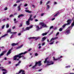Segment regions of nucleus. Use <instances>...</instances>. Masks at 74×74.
<instances>
[{
	"label": "nucleus",
	"mask_w": 74,
	"mask_h": 74,
	"mask_svg": "<svg viewBox=\"0 0 74 74\" xmlns=\"http://www.w3.org/2000/svg\"><path fill=\"white\" fill-rule=\"evenodd\" d=\"M35 22H37V21H38V19H35Z\"/></svg>",
	"instance_id": "64"
},
{
	"label": "nucleus",
	"mask_w": 74,
	"mask_h": 74,
	"mask_svg": "<svg viewBox=\"0 0 74 74\" xmlns=\"http://www.w3.org/2000/svg\"><path fill=\"white\" fill-rule=\"evenodd\" d=\"M9 26H9V24H7V25H6V27L7 28H8V27H9Z\"/></svg>",
	"instance_id": "30"
},
{
	"label": "nucleus",
	"mask_w": 74,
	"mask_h": 74,
	"mask_svg": "<svg viewBox=\"0 0 74 74\" xmlns=\"http://www.w3.org/2000/svg\"><path fill=\"white\" fill-rule=\"evenodd\" d=\"M21 33H19L18 34V36H21Z\"/></svg>",
	"instance_id": "58"
},
{
	"label": "nucleus",
	"mask_w": 74,
	"mask_h": 74,
	"mask_svg": "<svg viewBox=\"0 0 74 74\" xmlns=\"http://www.w3.org/2000/svg\"><path fill=\"white\" fill-rule=\"evenodd\" d=\"M13 36L12 35L11 36V37H10V38L11 39L12 38Z\"/></svg>",
	"instance_id": "57"
},
{
	"label": "nucleus",
	"mask_w": 74,
	"mask_h": 74,
	"mask_svg": "<svg viewBox=\"0 0 74 74\" xmlns=\"http://www.w3.org/2000/svg\"><path fill=\"white\" fill-rule=\"evenodd\" d=\"M25 12H28V10H25Z\"/></svg>",
	"instance_id": "55"
},
{
	"label": "nucleus",
	"mask_w": 74,
	"mask_h": 74,
	"mask_svg": "<svg viewBox=\"0 0 74 74\" xmlns=\"http://www.w3.org/2000/svg\"><path fill=\"white\" fill-rule=\"evenodd\" d=\"M26 23L27 25H28V21H26Z\"/></svg>",
	"instance_id": "50"
},
{
	"label": "nucleus",
	"mask_w": 74,
	"mask_h": 74,
	"mask_svg": "<svg viewBox=\"0 0 74 74\" xmlns=\"http://www.w3.org/2000/svg\"><path fill=\"white\" fill-rule=\"evenodd\" d=\"M53 60H60V58H63V56H61L59 57L58 58L56 59H55V57H53Z\"/></svg>",
	"instance_id": "8"
},
{
	"label": "nucleus",
	"mask_w": 74,
	"mask_h": 74,
	"mask_svg": "<svg viewBox=\"0 0 74 74\" xmlns=\"http://www.w3.org/2000/svg\"><path fill=\"white\" fill-rule=\"evenodd\" d=\"M58 38V37H56V38H52L50 41V42H51L49 43V44H50V45L53 44L54 43V42H55V41H53V40H54L55 39H57Z\"/></svg>",
	"instance_id": "4"
},
{
	"label": "nucleus",
	"mask_w": 74,
	"mask_h": 74,
	"mask_svg": "<svg viewBox=\"0 0 74 74\" xmlns=\"http://www.w3.org/2000/svg\"><path fill=\"white\" fill-rule=\"evenodd\" d=\"M55 18H52L51 21H53V20H55Z\"/></svg>",
	"instance_id": "53"
},
{
	"label": "nucleus",
	"mask_w": 74,
	"mask_h": 74,
	"mask_svg": "<svg viewBox=\"0 0 74 74\" xmlns=\"http://www.w3.org/2000/svg\"><path fill=\"white\" fill-rule=\"evenodd\" d=\"M24 16V15L23 14H21L20 15H19L18 17V18H20V17H22V16Z\"/></svg>",
	"instance_id": "17"
},
{
	"label": "nucleus",
	"mask_w": 74,
	"mask_h": 74,
	"mask_svg": "<svg viewBox=\"0 0 74 74\" xmlns=\"http://www.w3.org/2000/svg\"><path fill=\"white\" fill-rule=\"evenodd\" d=\"M23 45H21L19 46H18V47H17V49H19V48H22V47H23Z\"/></svg>",
	"instance_id": "19"
},
{
	"label": "nucleus",
	"mask_w": 74,
	"mask_h": 74,
	"mask_svg": "<svg viewBox=\"0 0 74 74\" xmlns=\"http://www.w3.org/2000/svg\"><path fill=\"white\" fill-rule=\"evenodd\" d=\"M32 11H30L28 10V13H32Z\"/></svg>",
	"instance_id": "39"
},
{
	"label": "nucleus",
	"mask_w": 74,
	"mask_h": 74,
	"mask_svg": "<svg viewBox=\"0 0 74 74\" xmlns=\"http://www.w3.org/2000/svg\"><path fill=\"white\" fill-rule=\"evenodd\" d=\"M25 70H21L19 71L18 73H17L16 74H19L21 73V74H25Z\"/></svg>",
	"instance_id": "6"
},
{
	"label": "nucleus",
	"mask_w": 74,
	"mask_h": 74,
	"mask_svg": "<svg viewBox=\"0 0 74 74\" xmlns=\"http://www.w3.org/2000/svg\"><path fill=\"white\" fill-rule=\"evenodd\" d=\"M18 11H20V10H21V6L20 5H19V6H18Z\"/></svg>",
	"instance_id": "23"
},
{
	"label": "nucleus",
	"mask_w": 74,
	"mask_h": 74,
	"mask_svg": "<svg viewBox=\"0 0 74 74\" xmlns=\"http://www.w3.org/2000/svg\"><path fill=\"white\" fill-rule=\"evenodd\" d=\"M47 33H47V32L43 33L42 34V36H45V35H47Z\"/></svg>",
	"instance_id": "21"
},
{
	"label": "nucleus",
	"mask_w": 74,
	"mask_h": 74,
	"mask_svg": "<svg viewBox=\"0 0 74 74\" xmlns=\"http://www.w3.org/2000/svg\"><path fill=\"white\" fill-rule=\"evenodd\" d=\"M27 6V4H25V5H24V6L25 7H26V6Z\"/></svg>",
	"instance_id": "52"
},
{
	"label": "nucleus",
	"mask_w": 74,
	"mask_h": 74,
	"mask_svg": "<svg viewBox=\"0 0 74 74\" xmlns=\"http://www.w3.org/2000/svg\"><path fill=\"white\" fill-rule=\"evenodd\" d=\"M41 61H38V62H36L35 63V65L32 67V69L35 68L37 66V64H38V66H41L42 64H41Z\"/></svg>",
	"instance_id": "3"
},
{
	"label": "nucleus",
	"mask_w": 74,
	"mask_h": 74,
	"mask_svg": "<svg viewBox=\"0 0 74 74\" xmlns=\"http://www.w3.org/2000/svg\"><path fill=\"white\" fill-rule=\"evenodd\" d=\"M6 52L7 51H3L2 53L0 54V58H1V56H3V55H4V53H6Z\"/></svg>",
	"instance_id": "11"
},
{
	"label": "nucleus",
	"mask_w": 74,
	"mask_h": 74,
	"mask_svg": "<svg viewBox=\"0 0 74 74\" xmlns=\"http://www.w3.org/2000/svg\"><path fill=\"white\" fill-rule=\"evenodd\" d=\"M54 4H57V3L56 2H54Z\"/></svg>",
	"instance_id": "59"
},
{
	"label": "nucleus",
	"mask_w": 74,
	"mask_h": 74,
	"mask_svg": "<svg viewBox=\"0 0 74 74\" xmlns=\"http://www.w3.org/2000/svg\"><path fill=\"white\" fill-rule=\"evenodd\" d=\"M33 26L32 25H30L29 27H28V30H29L30 29H32V28L33 27Z\"/></svg>",
	"instance_id": "20"
},
{
	"label": "nucleus",
	"mask_w": 74,
	"mask_h": 74,
	"mask_svg": "<svg viewBox=\"0 0 74 74\" xmlns=\"http://www.w3.org/2000/svg\"><path fill=\"white\" fill-rule=\"evenodd\" d=\"M12 29H15V26H13L12 27Z\"/></svg>",
	"instance_id": "48"
},
{
	"label": "nucleus",
	"mask_w": 74,
	"mask_h": 74,
	"mask_svg": "<svg viewBox=\"0 0 74 74\" xmlns=\"http://www.w3.org/2000/svg\"><path fill=\"white\" fill-rule=\"evenodd\" d=\"M11 29H10L9 30H8L7 31V33H11Z\"/></svg>",
	"instance_id": "22"
},
{
	"label": "nucleus",
	"mask_w": 74,
	"mask_h": 74,
	"mask_svg": "<svg viewBox=\"0 0 74 74\" xmlns=\"http://www.w3.org/2000/svg\"><path fill=\"white\" fill-rule=\"evenodd\" d=\"M32 38L34 39L36 38V37H31L30 38H29V40H30V39H32Z\"/></svg>",
	"instance_id": "26"
},
{
	"label": "nucleus",
	"mask_w": 74,
	"mask_h": 74,
	"mask_svg": "<svg viewBox=\"0 0 74 74\" xmlns=\"http://www.w3.org/2000/svg\"><path fill=\"white\" fill-rule=\"evenodd\" d=\"M44 13H42L41 14L40 16H43V15H44Z\"/></svg>",
	"instance_id": "45"
},
{
	"label": "nucleus",
	"mask_w": 74,
	"mask_h": 74,
	"mask_svg": "<svg viewBox=\"0 0 74 74\" xmlns=\"http://www.w3.org/2000/svg\"><path fill=\"white\" fill-rule=\"evenodd\" d=\"M14 21L15 22V21H16V18H14Z\"/></svg>",
	"instance_id": "61"
},
{
	"label": "nucleus",
	"mask_w": 74,
	"mask_h": 74,
	"mask_svg": "<svg viewBox=\"0 0 74 74\" xmlns=\"http://www.w3.org/2000/svg\"><path fill=\"white\" fill-rule=\"evenodd\" d=\"M17 32H10V34H16V33H17Z\"/></svg>",
	"instance_id": "31"
},
{
	"label": "nucleus",
	"mask_w": 74,
	"mask_h": 74,
	"mask_svg": "<svg viewBox=\"0 0 74 74\" xmlns=\"http://www.w3.org/2000/svg\"><path fill=\"white\" fill-rule=\"evenodd\" d=\"M27 53V51H25L24 53H21L18 55H16L13 57V60H16V61H19V59L21 58H23L24 57V56L23 55H25V54H26V53ZM17 58H19L17 59Z\"/></svg>",
	"instance_id": "1"
},
{
	"label": "nucleus",
	"mask_w": 74,
	"mask_h": 74,
	"mask_svg": "<svg viewBox=\"0 0 74 74\" xmlns=\"http://www.w3.org/2000/svg\"><path fill=\"white\" fill-rule=\"evenodd\" d=\"M17 15V13H15L14 14V15Z\"/></svg>",
	"instance_id": "56"
},
{
	"label": "nucleus",
	"mask_w": 74,
	"mask_h": 74,
	"mask_svg": "<svg viewBox=\"0 0 74 74\" xmlns=\"http://www.w3.org/2000/svg\"><path fill=\"white\" fill-rule=\"evenodd\" d=\"M41 48V46H39V47H38V49H40Z\"/></svg>",
	"instance_id": "54"
},
{
	"label": "nucleus",
	"mask_w": 74,
	"mask_h": 74,
	"mask_svg": "<svg viewBox=\"0 0 74 74\" xmlns=\"http://www.w3.org/2000/svg\"><path fill=\"white\" fill-rule=\"evenodd\" d=\"M22 0H20L17 1H16V3H19V2H20L21 1H22Z\"/></svg>",
	"instance_id": "34"
},
{
	"label": "nucleus",
	"mask_w": 74,
	"mask_h": 74,
	"mask_svg": "<svg viewBox=\"0 0 74 74\" xmlns=\"http://www.w3.org/2000/svg\"><path fill=\"white\" fill-rule=\"evenodd\" d=\"M10 17H12V16H14L12 14H11L10 16Z\"/></svg>",
	"instance_id": "47"
},
{
	"label": "nucleus",
	"mask_w": 74,
	"mask_h": 74,
	"mask_svg": "<svg viewBox=\"0 0 74 74\" xmlns=\"http://www.w3.org/2000/svg\"><path fill=\"white\" fill-rule=\"evenodd\" d=\"M53 31H52V32H51L50 34H53Z\"/></svg>",
	"instance_id": "51"
},
{
	"label": "nucleus",
	"mask_w": 74,
	"mask_h": 74,
	"mask_svg": "<svg viewBox=\"0 0 74 74\" xmlns=\"http://www.w3.org/2000/svg\"><path fill=\"white\" fill-rule=\"evenodd\" d=\"M23 24L22 23H20V25L19 26V27H21L22 26Z\"/></svg>",
	"instance_id": "37"
},
{
	"label": "nucleus",
	"mask_w": 74,
	"mask_h": 74,
	"mask_svg": "<svg viewBox=\"0 0 74 74\" xmlns=\"http://www.w3.org/2000/svg\"><path fill=\"white\" fill-rule=\"evenodd\" d=\"M38 53H35V56H38Z\"/></svg>",
	"instance_id": "43"
},
{
	"label": "nucleus",
	"mask_w": 74,
	"mask_h": 74,
	"mask_svg": "<svg viewBox=\"0 0 74 74\" xmlns=\"http://www.w3.org/2000/svg\"><path fill=\"white\" fill-rule=\"evenodd\" d=\"M32 49L30 48L28 50V52L29 51H32Z\"/></svg>",
	"instance_id": "35"
},
{
	"label": "nucleus",
	"mask_w": 74,
	"mask_h": 74,
	"mask_svg": "<svg viewBox=\"0 0 74 74\" xmlns=\"http://www.w3.org/2000/svg\"><path fill=\"white\" fill-rule=\"evenodd\" d=\"M39 25H42V26H44V27H47V25H45L44 23L42 22H40L39 23Z\"/></svg>",
	"instance_id": "10"
},
{
	"label": "nucleus",
	"mask_w": 74,
	"mask_h": 74,
	"mask_svg": "<svg viewBox=\"0 0 74 74\" xmlns=\"http://www.w3.org/2000/svg\"><path fill=\"white\" fill-rule=\"evenodd\" d=\"M11 49L9 50V51H8V52L6 54L7 56H8V55H9V54H10V53H11Z\"/></svg>",
	"instance_id": "13"
},
{
	"label": "nucleus",
	"mask_w": 74,
	"mask_h": 74,
	"mask_svg": "<svg viewBox=\"0 0 74 74\" xmlns=\"http://www.w3.org/2000/svg\"><path fill=\"white\" fill-rule=\"evenodd\" d=\"M66 22H67V23H65L62 26V28H60L59 29V31H60V32H61V31H62V30H63V29L65 28V27H66V26H69V25H70V24H71V20L70 19L66 21Z\"/></svg>",
	"instance_id": "2"
},
{
	"label": "nucleus",
	"mask_w": 74,
	"mask_h": 74,
	"mask_svg": "<svg viewBox=\"0 0 74 74\" xmlns=\"http://www.w3.org/2000/svg\"><path fill=\"white\" fill-rule=\"evenodd\" d=\"M16 5H17V4H14V5L13 6H14V7H16Z\"/></svg>",
	"instance_id": "46"
},
{
	"label": "nucleus",
	"mask_w": 74,
	"mask_h": 74,
	"mask_svg": "<svg viewBox=\"0 0 74 74\" xmlns=\"http://www.w3.org/2000/svg\"><path fill=\"white\" fill-rule=\"evenodd\" d=\"M4 26H5V25H3L2 26V29H4Z\"/></svg>",
	"instance_id": "44"
},
{
	"label": "nucleus",
	"mask_w": 74,
	"mask_h": 74,
	"mask_svg": "<svg viewBox=\"0 0 74 74\" xmlns=\"http://www.w3.org/2000/svg\"><path fill=\"white\" fill-rule=\"evenodd\" d=\"M46 38H46V37H43L42 38V40H41V41H42V42H43V41H45V40Z\"/></svg>",
	"instance_id": "14"
},
{
	"label": "nucleus",
	"mask_w": 74,
	"mask_h": 74,
	"mask_svg": "<svg viewBox=\"0 0 74 74\" xmlns=\"http://www.w3.org/2000/svg\"><path fill=\"white\" fill-rule=\"evenodd\" d=\"M53 27V26H51L50 27V29H52Z\"/></svg>",
	"instance_id": "41"
},
{
	"label": "nucleus",
	"mask_w": 74,
	"mask_h": 74,
	"mask_svg": "<svg viewBox=\"0 0 74 74\" xmlns=\"http://www.w3.org/2000/svg\"><path fill=\"white\" fill-rule=\"evenodd\" d=\"M32 14H30V16L29 19H28V25H29L30 24V23L29 22L30 21H32L33 20V19L32 18Z\"/></svg>",
	"instance_id": "7"
},
{
	"label": "nucleus",
	"mask_w": 74,
	"mask_h": 74,
	"mask_svg": "<svg viewBox=\"0 0 74 74\" xmlns=\"http://www.w3.org/2000/svg\"><path fill=\"white\" fill-rule=\"evenodd\" d=\"M6 73H7V71H6L5 72H3V74H5Z\"/></svg>",
	"instance_id": "33"
},
{
	"label": "nucleus",
	"mask_w": 74,
	"mask_h": 74,
	"mask_svg": "<svg viewBox=\"0 0 74 74\" xmlns=\"http://www.w3.org/2000/svg\"><path fill=\"white\" fill-rule=\"evenodd\" d=\"M59 14V12H58L57 13H56L55 15H54L53 16V17H55V16H57L58 14Z\"/></svg>",
	"instance_id": "25"
},
{
	"label": "nucleus",
	"mask_w": 74,
	"mask_h": 74,
	"mask_svg": "<svg viewBox=\"0 0 74 74\" xmlns=\"http://www.w3.org/2000/svg\"><path fill=\"white\" fill-rule=\"evenodd\" d=\"M49 1H48L47 3H46V4H48L49 3Z\"/></svg>",
	"instance_id": "60"
},
{
	"label": "nucleus",
	"mask_w": 74,
	"mask_h": 74,
	"mask_svg": "<svg viewBox=\"0 0 74 74\" xmlns=\"http://www.w3.org/2000/svg\"><path fill=\"white\" fill-rule=\"evenodd\" d=\"M71 26L72 27H73L74 26V20L73 21V23L71 24Z\"/></svg>",
	"instance_id": "28"
},
{
	"label": "nucleus",
	"mask_w": 74,
	"mask_h": 74,
	"mask_svg": "<svg viewBox=\"0 0 74 74\" xmlns=\"http://www.w3.org/2000/svg\"><path fill=\"white\" fill-rule=\"evenodd\" d=\"M48 59V57L45 58V60L43 62L44 63H47V62L48 61H47V59Z\"/></svg>",
	"instance_id": "16"
},
{
	"label": "nucleus",
	"mask_w": 74,
	"mask_h": 74,
	"mask_svg": "<svg viewBox=\"0 0 74 74\" xmlns=\"http://www.w3.org/2000/svg\"><path fill=\"white\" fill-rule=\"evenodd\" d=\"M71 29H67L65 31V34L67 35V34H69V33H70V30Z\"/></svg>",
	"instance_id": "9"
},
{
	"label": "nucleus",
	"mask_w": 74,
	"mask_h": 74,
	"mask_svg": "<svg viewBox=\"0 0 74 74\" xmlns=\"http://www.w3.org/2000/svg\"><path fill=\"white\" fill-rule=\"evenodd\" d=\"M54 62L53 61H47V66H49L52 64H53Z\"/></svg>",
	"instance_id": "5"
},
{
	"label": "nucleus",
	"mask_w": 74,
	"mask_h": 74,
	"mask_svg": "<svg viewBox=\"0 0 74 74\" xmlns=\"http://www.w3.org/2000/svg\"><path fill=\"white\" fill-rule=\"evenodd\" d=\"M8 8L7 7H6L5 9H4V10H7Z\"/></svg>",
	"instance_id": "49"
},
{
	"label": "nucleus",
	"mask_w": 74,
	"mask_h": 74,
	"mask_svg": "<svg viewBox=\"0 0 74 74\" xmlns=\"http://www.w3.org/2000/svg\"><path fill=\"white\" fill-rule=\"evenodd\" d=\"M2 71H7V70L5 69H1Z\"/></svg>",
	"instance_id": "27"
},
{
	"label": "nucleus",
	"mask_w": 74,
	"mask_h": 74,
	"mask_svg": "<svg viewBox=\"0 0 74 74\" xmlns=\"http://www.w3.org/2000/svg\"><path fill=\"white\" fill-rule=\"evenodd\" d=\"M58 34H59V32H58L56 35V36H58Z\"/></svg>",
	"instance_id": "40"
},
{
	"label": "nucleus",
	"mask_w": 74,
	"mask_h": 74,
	"mask_svg": "<svg viewBox=\"0 0 74 74\" xmlns=\"http://www.w3.org/2000/svg\"><path fill=\"white\" fill-rule=\"evenodd\" d=\"M39 38H40V37H38L37 38L35 37V40H37L38 39H39Z\"/></svg>",
	"instance_id": "32"
},
{
	"label": "nucleus",
	"mask_w": 74,
	"mask_h": 74,
	"mask_svg": "<svg viewBox=\"0 0 74 74\" xmlns=\"http://www.w3.org/2000/svg\"><path fill=\"white\" fill-rule=\"evenodd\" d=\"M45 42L43 43L42 44V46H44V45H45Z\"/></svg>",
	"instance_id": "42"
},
{
	"label": "nucleus",
	"mask_w": 74,
	"mask_h": 74,
	"mask_svg": "<svg viewBox=\"0 0 74 74\" xmlns=\"http://www.w3.org/2000/svg\"><path fill=\"white\" fill-rule=\"evenodd\" d=\"M36 28L37 29H38V30H39V29H40V28H39V26H36Z\"/></svg>",
	"instance_id": "29"
},
{
	"label": "nucleus",
	"mask_w": 74,
	"mask_h": 74,
	"mask_svg": "<svg viewBox=\"0 0 74 74\" xmlns=\"http://www.w3.org/2000/svg\"><path fill=\"white\" fill-rule=\"evenodd\" d=\"M7 35H8V34H5L4 35L1 36V38H3V37H5V36H7Z\"/></svg>",
	"instance_id": "24"
},
{
	"label": "nucleus",
	"mask_w": 74,
	"mask_h": 74,
	"mask_svg": "<svg viewBox=\"0 0 74 74\" xmlns=\"http://www.w3.org/2000/svg\"><path fill=\"white\" fill-rule=\"evenodd\" d=\"M47 42H50V41H49V39H47Z\"/></svg>",
	"instance_id": "63"
},
{
	"label": "nucleus",
	"mask_w": 74,
	"mask_h": 74,
	"mask_svg": "<svg viewBox=\"0 0 74 74\" xmlns=\"http://www.w3.org/2000/svg\"><path fill=\"white\" fill-rule=\"evenodd\" d=\"M47 8H48V9H49V8H50L49 5H47Z\"/></svg>",
	"instance_id": "38"
},
{
	"label": "nucleus",
	"mask_w": 74,
	"mask_h": 74,
	"mask_svg": "<svg viewBox=\"0 0 74 74\" xmlns=\"http://www.w3.org/2000/svg\"><path fill=\"white\" fill-rule=\"evenodd\" d=\"M21 63V61H19L18 62V64H16L15 66H19L20 64Z\"/></svg>",
	"instance_id": "15"
},
{
	"label": "nucleus",
	"mask_w": 74,
	"mask_h": 74,
	"mask_svg": "<svg viewBox=\"0 0 74 74\" xmlns=\"http://www.w3.org/2000/svg\"><path fill=\"white\" fill-rule=\"evenodd\" d=\"M41 70H42V69H39V70H38V71H41Z\"/></svg>",
	"instance_id": "62"
},
{
	"label": "nucleus",
	"mask_w": 74,
	"mask_h": 74,
	"mask_svg": "<svg viewBox=\"0 0 74 74\" xmlns=\"http://www.w3.org/2000/svg\"><path fill=\"white\" fill-rule=\"evenodd\" d=\"M12 46V47H14V46H15V45H18V43H13L11 44Z\"/></svg>",
	"instance_id": "18"
},
{
	"label": "nucleus",
	"mask_w": 74,
	"mask_h": 74,
	"mask_svg": "<svg viewBox=\"0 0 74 74\" xmlns=\"http://www.w3.org/2000/svg\"><path fill=\"white\" fill-rule=\"evenodd\" d=\"M22 32H25V31H26V30H28V27H26L25 29H24V28H22Z\"/></svg>",
	"instance_id": "12"
},
{
	"label": "nucleus",
	"mask_w": 74,
	"mask_h": 74,
	"mask_svg": "<svg viewBox=\"0 0 74 74\" xmlns=\"http://www.w3.org/2000/svg\"><path fill=\"white\" fill-rule=\"evenodd\" d=\"M40 5H41L42 4V1H40Z\"/></svg>",
	"instance_id": "36"
}]
</instances>
